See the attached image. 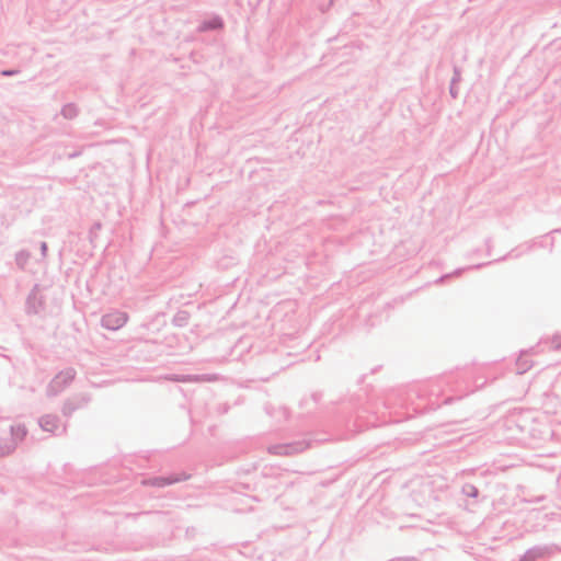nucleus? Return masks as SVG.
Returning a JSON list of instances; mask_svg holds the SVG:
<instances>
[{
  "mask_svg": "<svg viewBox=\"0 0 561 561\" xmlns=\"http://www.w3.org/2000/svg\"><path fill=\"white\" fill-rule=\"evenodd\" d=\"M222 26V20L219 16H213L209 20L204 21L198 30L202 32L209 31V30H217Z\"/></svg>",
  "mask_w": 561,
  "mask_h": 561,
  "instance_id": "nucleus-7",
  "label": "nucleus"
},
{
  "mask_svg": "<svg viewBox=\"0 0 561 561\" xmlns=\"http://www.w3.org/2000/svg\"><path fill=\"white\" fill-rule=\"evenodd\" d=\"M60 114L67 119H72L78 115V110L76 105L69 103L62 106Z\"/></svg>",
  "mask_w": 561,
  "mask_h": 561,
  "instance_id": "nucleus-9",
  "label": "nucleus"
},
{
  "mask_svg": "<svg viewBox=\"0 0 561 561\" xmlns=\"http://www.w3.org/2000/svg\"><path fill=\"white\" fill-rule=\"evenodd\" d=\"M78 408V403H75L72 400H67L64 403L61 411L64 415L70 416Z\"/></svg>",
  "mask_w": 561,
  "mask_h": 561,
  "instance_id": "nucleus-12",
  "label": "nucleus"
},
{
  "mask_svg": "<svg viewBox=\"0 0 561 561\" xmlns=\"http://www.w3.org/2000/svg\"><path fill=\"white\" fill-rule=\"evenodd\" d=\"M10 431H11V435H12L14 443L10 444V445H5L4 447H1L0 456H4V455L12 453L16 447V442H21L27 434L26 427L22 424L11 426Z\"/></svg>",
  "mask_w": 561,
  "mask_h": 561,
  "instance_id": "nucleus-5",
  "label": "nucleus"
},
{
  "mask_svg": "<svg viewBox=\"0 0 561 561\" xmlns=\"http://www.w3.org/2000/svg\"><path fill=\"white\" fill-rule=\"evenodd\" d=\"M2 73H3V76H13L14 73H16V71H14V70H5Z\"/></svg>",
  "mask_w": 561,
  "mask_h": 561,
  "instance_id": "nucleus-18",
  "label": "nucleus"
},
{
  "mask_svg": "<svg viewBox=\"0 0 561 561\" xmlns=\"http://www.w3.org/2000/svg\"><path fill=\"white\" fill-rule=\"evenodd\" d=\"M41 254L43 257H45L47 255V243L46 242L41 243Z\"/></svg>",
  "mask_w": 561,
  "mask_h": 561,
  "instance_id": "nucleus-16",
  "label": "nucleus"
},
{
  "mask_svg": "<svg viewBox=\"0 0 561 561\" xmlns=\"http://www.w3.org/2000/svg\"><path fill=\"white\" fill-rule=\"evenodd\" d=\"M33 299H35V295H34V294H31V295L28 296V298H27V306H26V308H27V312H30V313H31V312L36 313V312L38 311V310L36 309V307H35V304H33V302H32V301H33Z\"/></svg>",
  "mask_w": 561,
  "mask_h": 561,
  "instance_id": "nucleus-13",
  "label": "nucleus"
},
{
  "mask_svg": "<svg viewBox=\"0 0 561 561\" xmlns=\"http://www.w3.org/2000/svg\"><path fill=\"white\" fill-rule=\"evenodd\" d=\"M552 343L554 344V346L558 348L561 346V335H556L552 340Z\"/></svg>",
  "mask_w": 561,
  "mask_h": 561,
  "instance_id": "nucleus-17",
  "label": "nucleus"
},
{
  "mask_svg": "<svg viewBox=\"0 0 561 561\" xmlns=\"http://www.w3.org/2000/svg\"><path fill=\"white\" fill-rule=\"evenodd\" d=\"M31 257V254L26 250H21L15 254V262L19 267L24 268Z\"/></svg>",
  "mask_w": 561,
  "mask_h": 561,
  "instance_id": "nucleus-10",
  "label": "nucleus"
},
{
  "mask_svg": "<svg viewBox=\"0 0 561 561\" xmlns=\"http://www.w3.org/2000/svg\"><path fill=\"white\" fill-rule=\"evenodd\" d=\"M39 427L50 434H59L65 432V426L60 425L59 419L56 415L46 414L38 420Z\"/></svg>",
  "mask_w": 561,
  "mask_h": 561,
  "instance_id": "nucleus-4",
  "label": "nucleus"
},
{
  "mask_svg": "<svg viewBox=\"0 0 561 561\" xmlns=\"http://www.w3.org/2000/svg\"><path fill=\"white\" fill-rule=\"evenodd\" d=\"M128 321V316L126 312L122 311H112L106 313L101 319V325L110 331H116L123 328Z\"/></svg>",
  "mask_w": 561,
  "mask_h": 561,
  "instance_id": "nucleus-2",
  "label": "nucleus"
},
{
  "mask_svg": "<svg viewBox=\"0 0 561 561\" xmlns=\"http://www.w3.org/2000/svg\"><path fill=\"white\" fill-rule=\"evenodd\" d=\"M308 444L306 442H295L287 444H276L268 447V451L279 456H291L306 450Z\"/></svg>",
  "mask_w": 561,
  "mask_h": 561,
  "instance_id": "nucleus-3",
  "label": "nucleus"
},
{
  "mask_svg": "<svg viewBox=\"0 0 561 561\" xmlns=\"http://www.w3.org/2000/svg\"><path fill=\"white\" fill-rule=\"evenodd\" d=\"M467 489H468V490L466 491V492H467V495L472 496V497H476V496L478 495V490L476 489V486H473V485H468V486H467Z\"/></svg>",
  "mask_w": 561,
  "mask_h": 561,
  "instance_id": "nucleus-15",
  "label": "nucleus"
},
{
  "mask_svg": "<svg viewBox=\"0 0 561 561\" xmlns=\"http://www.w3.org/2000/svg\"><path fill=\"white\" fill-rule=\"evenodd\" d=\"M178 479H168V478H154L150 480L148 483L153 486L162 488L169 484L176 482Z\"/></svg>",
  "mask_w": 561,
  "mask_h": 561,
  "instance_id": "nucleus-11",
  "label": "nucleus"
},
{
  "mask_svg": "<svg viewBox=\"0 0 561 561\" xmlns=\"http://www.w3.org/2000/svg\"><path fill=\"white\" fill-rule=\"evenodd\" d=\"M173 380L185 382V381H191V380H197V377H194V376H176V377L173 378Z\"/></svg>",
  "mask_w": 561,
  "mask_h": 561,
  "instance_id": "nucleus-14",
  "label": "nucleus"
},
{
  "mask_svg": "<svg viewBox=\"0 0 561 561\" xmlns=\"http://www.w3.org/2000/svg\"><path fill=\"white\" fill-rule=\"evenodd\" d=\"M76 370L71 367L59 371L48 383L46 394L48 397H56L61 393L76 378Z\"/></svg>",
  "mask_w": 561,
  "mask_h": 561,
  "instance_id": "nucleus-1",
  "label": "nucleus"
},
{
  "mask_svg": "<svg viewBox=\"0 0 561 561\" xmlns=\"http://www.w3.org/2000/svg\"><path fill=\"white\" fill-rule=\"evenodd\" d=\"M460 79H461L460 70L458 68H455L454 76L451 78L450 87H449V93L453 99H456L458 96V90L456 89V84L460 81Z\"/></svg>",
  "mask_w": 561,
  "mask_h": 561,
  "instance_id": "nucleus-8",
  "label": "nucleus"
},
{
  "mask_svg": "<svg viewBox=\"0 0 561 561\" xmlns=\"http://www.w3.org/2000/svg\"><path fill=\"white\" fill-rule=\"evenodd\" d=\"M548 552L547 547H533L528 549L518 561H536L543 558Z\"/></svg>",
  "mask_w": 561,
  "mask_h": 561,
  "instance_id": "nucleus-6",
  "label": "nucleus"
}]
</instances>
